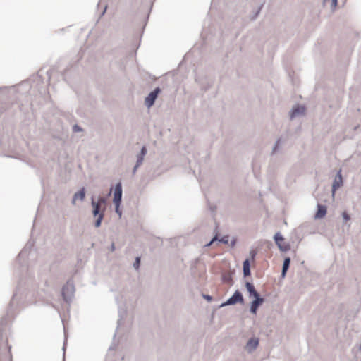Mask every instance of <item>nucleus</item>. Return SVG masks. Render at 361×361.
<instances>
[{
	"label": "nucleus",
	"instance_id": "obj_12",
	"mask_svg": "<svg viewBox=\"0 0 361 361\" xmlns=\"http://www.w3.org/2000/svg\"><path fill=\"white\" fill-rule=\"evenodd\" d=\"M147 149L146 147L143 146L141 148L140 152L136 156V159H137L136 164H137V166H141L142 164L144 158H145V155L147 154Z\"/></svg>",
	"mask_w": 361,
	"mask_h": 361
},
{
	"label": "nucleus",
	"instance_id": "obj_7",
	"mask_svg": "<svg viewBox=\"0 0 361 361\" xmlns=\"http://www.w3.org/2000/svg\"><path fill=\"white\" fill-rule=\"evenodd\" d=\"M343 185V177L341 175V170L340 169L336 175L332 184V195H334L337 189Z\"/></svg>",
	"mask_w": 361,
	"mask_h": 361
},
{
	"label": "nucleus",
	"instance_id": "obj_4",
	"mask_svg": "<svg viewBox=\"0 0 361 361\" xmlns=\"http://www.w3.org/2000/svg\"><path fill=\"white\" fill-rule=\"evenodd\" d=\"M159 92H160V89L159 87H157L153 91H152L147 95V97H146V98L145 99V104L148 109H149L150 107H152L154 105V102L157 99Z\"/></svg>",
	"mask_w": 361,
	"mask_h": 361
},
{
	"label": "nucleus",
	"instance_id": "obj_22",
	"mask_svg": "<svg viewBox=\"0 0 361 361\" xmlns=\"http://www.w3.org/2000/svg\"><path fill=\"white\" fill-rule=\"evenodd\" d=\"M115 205V212L118 215L119 218L122 216V212L120 209V206L121 203H114Z\"/></svg>",
	"mask_w": 361,
	"mask_h": 361
},
{
	"label": "nucleus",
	"instance_id": "obj_3",
	"mask_svg": "<svg viewBox=\"0 0 361 361\" xmlns=\"http://www.w3.org/2000/svg\"><path fill=\"white\" fill-rule=\"evenodd\" d=\"M243 301L244 299L242 293L240 291L236 290L231 298L220 305V307L235 305L237 302L243 303Z\"/></svg>",
	"mask_w": 361,
	"mask_h": 361
},
{
	"label": "nucleus",
	"instance_id": "obj_23",
	"mask_svg": "<svg viewBox=\"0 0 361 361\" xmlns=\"http://www.w3.org/2000/svg\"><path fill=\"white\" fill-rule=\"evenodd\" d=\"M281 139H278L272 149V154H274L277 152L279 147H280L281 145Z\"/></svg>",
	"mask_w": 361,
	"mask_h": 361
},
{
	"label": "nucleus",
	"instance_id": "obj_32",
	"mask_svg": "<svg viewBox=\"0 0 361 361\" xmlns=\"http://www.w3.org/2000/svg\"><path fill=\"white\" fill-rule=\"evenodd\" d=\"M73 129L76 132L82 130V129L77 125L74 126Z\"/></svg>",
	"mask_w": 361,
	"mask_h": 361
},
{
	"label": "nucleus",
	"instance_id": "obj_20",
	"mask_svg": "<svg viewBox=\"0 0 361 361\" xmlns=\"http://www.w3.org/2000/svg\"><path fill=\"white\" fill-rule=\"evenodd\" d=\"M337 0H324V3H329L331 6V10L334 11L336 10V7L337 6Z\"/></svg>",
	"mask_w": 361,
	"mask_h": 361
},
{
	"label": "nucleus",
	"instance_id": "obj_16",
	"mask_svg": "<svg viewBox=\"0 0 361 361\" xmlns=\"http://www.w3.org/2000/svg\"><path fill=\"white\" fill-rule=\"evenodd\" d=\"M290 263V259L289 257H286L284 259L283 263V267H282V271H281L282 277H285L287 270L289 268Z\"/></svg>",
	"mask_w": 361,
	"mask_h": 361
},
{
	"label": "nucleus",
	"instance_id": "obj_2",
	"mask_svg": "<svg viewBox=\"0 0 361 361\" xmlns=\"http://www.w3.org/2000/svg\"><path fill=\"white\" fill-rule=\"evenodd\" d=\"M75 287L73 283L68 281L62 288V295L64 300L66 302L71 301L72 297L74 295Z\"/></svg>",
	"mask_w": 361,
	"mask_h": 361
},
{
	"label": "nucleus",
	"instance_id": "obj_15",
	"mask_svg": "<svg viewBox=\"0 0 361 361\" xmlns=\"http://www.w3.org/2000/svg\"><path fill=\"white\" fill-rule=\"evenodd\" d=\"M317 207H318V210L315 214V218L316 219H322L326 214V207L324 205H320V204H318Z\"/></svg>",
	"mask_w": 361,
	"mask_h": 361
},
{
	"label": "nucleus",
	"instance_id": "obj_21",
	"mask_svg": "<svg viewBox=\"0 0 361 361\" xmlns=\"http://www.w3.org/2000/svg\"><path fill=\"white\" fill-rule=\"evenodd\" d=\"M103 218H104V214H99V216H97V219L95 221V226L96 227L98 228L101 226V223H102Z\"/></svg>",
	"mask_w": 361,
	"mask_h": 361
},
{
	"label": "nucleus",
	"instance_id": "obj_1",
	"mask_svg": "<svg viewBox=\"0 0 361 361\" xmlns=\"http://www.w3.org/2000/svg\"><path fill=\"white\" fill-rule=\"evenodd\" d=\"M20 300L23 302L32 303L35 302V293L32 290L25 289L22 292L19 290L16 293L12 298L11 302H14L15 300Z\"/></svg>",
	"mask_w": 361,
	"mask_h": 361
},
{
	"label": "nucleus",
	"instance_id": "obj_8",
	"mask_svg": "<svg viewBox=\"0 0 361 361\" xmlns=\"http://www.w3.org/2000/svg\"><path fill=\"white\" fill-rule=\"evenodd\" d=\"M122 200V185L121 183H118L114 190V203H121Z\"/></svg>",
	"mask_w": 361,
	"mask_h": 361
},
{
	"label": "nucleus",
	"instance_id": "obj_5",
	"mask_svg": "<svg viewBox=\"0 0 361 361\" xmlns=\"http://www.w3.org/2000/svg\"><path fill=\"white\" fill-rule=\"evenodd\" d=\"M274 240L281 251L286 252L290 249V246L288 244L282 243L284 238L282 235L279 232L274 235Z\"/></svg>",
	"mask_w": 361,
	"mask_h": 361
},
{
	"label": "nucleus",
	"instance_id": "obj_18",
	"mask_svg": "<svg viewBox=\"0 0 361 361\" xmlns=\"http://www.w3.org/2000/svg\"><path fill=\"white\" fill-rule=\"evenodd\" d=\"M223 281L225 283H232V276L230 273L224 274L222 276Z\"/></svg>",
	"mask_w": 361,
	"mask_h": 361
},
{
	"label": "nucleus",
	"instance_id": "obj_28",
	"mask_svg": "<svg viewBox=\"0 0 361 361\" xmlns=\"http://www.w3.org/2000/svg\"><path fill=\"white\" fill-rule=\"evenodd\" d=\"M252 296L255 299H257V298H261L259 293L257 291H255L254 293L252 295H250V297Z\"/></svg>",
	"mask_w": 361,
	"mask_h": 361
},
{
	"label": "nucleus",
	"instance_id": "obj_17",
	"mask_svg": "<svg viewBox=\"0 0 361 361\" xmlns=\"http://www.w3.org/2000/svg\"><path fill=\"white\" fill-rule=\"evenodd\" d=\"M243 274L245 276L250 275V262L248 259L243 262Z\"/></svg>",
	"mask_w": 361,
	"mask_h": 361
},
{
	"label": "nucleus",
	"instance_id": "obj_24",
	"mask_svg": "<svg viewBox=\"0 0 361 361\" xmlns=\"http://www.w3.org/2000/svg\"><path fill=\"white\" fill-rule=\"evenodd\" d=\"M140 257H137L135 259V262L133 263V267L135 270H138L139 268H140Z\"/></svg>",
	"mask_w": 361,
	"mask_h": 361
},
{
	"label": "nucleus",
	"instance_id": "obj_27",
	"mask_svg": "<svg viewBox=\"0 0 361 361\" xmlns=\"http://www.w3.org/2000/svg\"><path fill=\"white\" fill-rule=\"evenodd\" d=\"M219 241L221 242V243H223L224 244H227L228 243V237L226 236V237H223L221 239H219Z\"/></svg>",
	"mask_w": 361,
	"mask_h": 361
},
{
	"label": "nucleus",
	"instance_id": "obj_35",
	"mask_svg": "<svg viewBox=\"0 0 361 361\" xmlns=\"http://www.w3.org/2000/svg\"><path fill=\"white\" fill-rule=\"evenodd\" d=\"M24 254V251H22L20 254H19V256H22Z\"/></svg>",
	"mask_w": 361,
	"mask_h": 361
},
{
	"label": "nucleus",
	"instance_id": "obj_13",
	"mask_svg": "<svg viewBox=\"0 0 361 361\" xmlns=\"http://www.w3.org/2000/svg\"><path fill=\"white\" fill-rule=\"evenodd\" d=\"M91 205L93 207L92 214L94 217L99 216L101 214H104V209L101 210V207L96 203V201H94L93 197L92 198Z\"/></svg>",
	"mask_w": 361,
	"mask_h": 361
},
{
	"label": "nucleus",
	"instance_id": "obj_34",
	"mask_svg": "<svg viewBox=\"0 0 361 361\" xmlns=\"http://www.w3.org/2000/svg\"><path fill=\"white\" fill-rule=\"evenodd\" d=\"M66 340L65 341L64 343H63V352H65V345H66Z\"/></svg>",
	"mask_w": 361,
	"mask_h": 361
},
{
	"label": "nucleus",
	"instance_id": "obj_19",
	"mask_svg": "<svg viewBox=\"0 0 361 361\" xmlns=\"http://www.w3.org/2000/svg\"><path fill=\"white\" fill-rule=\"evenodd\" d=\"M245 287L250 295H252V293H254L255 291H256L254 286L250 282H247L245 283Z\"/></svg>",
	"mask_w": 361,
	"mask_h": 361
},
{
	"label": "nucleus",
	"instance_id": "obj_6",
	"mask_svg": "<svg viewBox=\"0 0 361 361\" xmlns=\"http://www.w3.org/2000/svg\"><path fill=\"white\" fill-rule=\"evenodd\" d=\"M305 108L303 106L297 105L292 108L290 112V119H295L305 114Z\"/></svg>",
	"mask_w": 361,
	"mask_h": 361
},
{
	"label": "nucleus",
	"instance_id": "obj_10",
	"mask_svg": "<svg viewBox=\"0 0 361 361\" xmlns=\"http://www.w3.org/2000/svg\"><path fill=\"white\" fill-rule=\"evenodd\" d=\"M85 197V188H81L79 191L76 192L72 200V204L75 205L76 204V201L79 200L82 202Z\"/></svg>",
	"mask_w": 361,
	"mask_h": 361
},
{
	"label": "nucleus",
	"instance_id": "obj_30",
	"mask_svg": "<svg viewBox=\"0 0 361 361\" xmlns=\"http://www.w3.org/2000/svg\"><path fill=\"white\" fill-rule=\"evenodd\" d=\"M203 297L207 300V301H212V297L209 295H204Z\"/></svg>",
	"mask_w": 361,
	"mask_h": 361
},
{
	"label": "nucleus",
	"instance_id": "obj_31",
	"mask_svg": "<svg viewBox=\"0 0 361 361\" xmlns=\"http://www.w3.org/2000/svg\"><path fill=\"white\" fill-rule=\"evenodd\" d=\"M140 166H137V164H136L135 166H134L133 169V173L135 174L136 172H137V169L140 167Z\"/></svg>",
	"mask_w": 361,
	"mask_h": 361
},
{
	"label": "nucleus",
	"instance_id": "obj_11",
	"mask_svg": "<svg viewBox=\"0 0 361 361\" xmlns=\"http://www.w3.org/2000/svg\"><path fill=\"white\" fill-rule=\"evenodd\" d=\"M264 300L262 298H257L255 299L250 305V312L252 314H256L258 307L264 302Z\"/></svg>",
	"mask_w": 361,
	"mask_h": 361
},
{
	"label": "nucleus",
	"instance_id": "obj_25",
	"mask_svg": "<svg viewBox=\"0 0 361 361\" xmlns=\"http://www.w3.org/2000/svg\"><path fill=\"white\" fill-rule=\"evenodd\" d=\"M106 202V200L104 197H99L98 200L96 202V203H97L99 207H101L102 204H105Z\"/></svg>",
	"mask_w": 361,
	"mask_h": 361
},
{
	"label": "nucleus",
	"instance_id": "obj_33",
	"mask_svg": "<svg viewBox=\"0 0 361 361\" xmlns=\"http://www.w3.org/2000/svg\"><path fill=\"white\" fill-rule=\"evenodd\" d=\"M116 247H115V245L114 243L111 244V247H110V250L111 252H114L115 250Z\"/></svg>",
	"mask_w": 361,
	"mask_h": 361
},
{
	"label": "nucleus",
	"instance_id": "obj_26",
	"mask_svg": "<svg viewBox=\"0 0 361 361\" xmlns=\"http://www.w3.org/2000/svg\"><path fill=\"white\" fill-rule=\"evenodd\" d=\"M342 217H343V221L345 223V222H348L349 220H350V216L348 215V214L345 212H343L342 213Z\"/></svg>",
	"mask_w": 361,
	"mask_h": 361
},
{
	"label": "nucleus",
	"instance_id": "obj_36",
	"mask_svg": "<svg viewBox=\"0 0 361 361\" xmlns=\"http://www.w3.org/2000/svg\"><path fill=\"white\" fill-rule=\"evenodd\" d=\"M106 7H105V8H104V12H103V13H102V14H104V12H105V11H106Z\"/></svg>",
	"mask_w": 361,
	"mask_h": 361
},
{
	"label": "nucleus",
	"instance_id": "obj_37",
	"mask_svg": "<svg viewBox=\"0 0 361 361\" xmlns=\"http://www.w3.org/2000/svg\"><path fill=\"white\" fill-rule=\"evenodd\" d=\"M255 255V253L253 252V253H252V257H254Z\"/></svg>",
	"mask_w": 361,
	"mask_h": 361
},
{
	"label": "nucleus",
	"instance_id": "obj_9",
	"mask_svg": "<svg viewBox=\"0 0 361 361\" xmlns=\"http://www.w3.org/2000/svg\"><path fill=\"white\" fill-rule=\"evenodd\" d=\"M259 345V339L257 338H251L248 340L245 345V350L251 353H252Z\"/></svg>",
	"mask_w": 361,
	"mask_h": 361
},
{
	"label": "nucleus",
	"instance_id": "obj_14",
	"mask_svg": "<svg viewBox=\"0 0 361 361\" xmlns=\"http://www.w3.org/2000/svg\"><path fill=\"white\" fill-rule=\"evenodd\" d=\"M0 361H12L10 347L8 349L5 348L4 352L0 353Z\"/></svg>",
	"mask_w": 361,
	"mask_h": 361
},
{
	"label": "nucleus",
	"instance_id": "obj_29",
	"mask_svg": "<svg viewBox=\"0 0 361 361\" xmlns=\"http://www.w3.org/2000/svg\"><path fill=\"white\" fill-rule=\"evenodd\" d=\"M216 240H218L217 237H214L212 240L208 244L206 245V246H210Z\"/></svg>",
	"mask_w": 361,
	"mask_h": 361
}]
</instances>
